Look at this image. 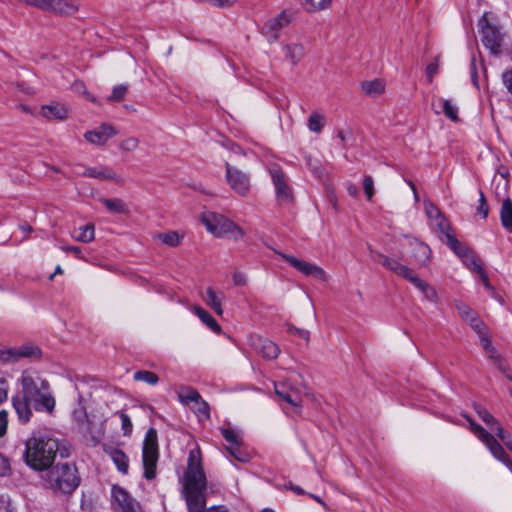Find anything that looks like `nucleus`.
<instances>
[{
	"label": "nucleus",
	"instance_id": "1",
	"mask_svg": "<svg viewBox=\"0 0 512 512\" xmlns=\"http://www.w3.org/2000/svg\"><path fill=\"white\" fill-rule=\"evenodd\" d=\"M207 479L197 449L189 452L187 470L183 476V496L188 512H230L225 506L206 508Z\"/></svg>",
	"mask_w": 512,
	"mask_h": 512
},
{
	"label": "nucleus",
	"instance_id": "2",
	"mask_svg": "<svg viewBox=\"0 0 512 512\" xmlns=\"http://www.w3.org/2000/svg\"><path fill=\"white\" fill-rule=\"evenodd\" d=\"M20 383L22 388L20 393L33 403L35 410L47 413L54 410L56 402L47 380L24 372Z\"/></svg>",
	"mask_w": 512,
	"mask_h": 512
},
{
	"label": "nucleus",
	"instance_id": "3",
	"mask_svg": "<svg viewBox=\"0 0 512 512\" xmlns=\"http://www.w3.org/2000/svg\"><path fill=\"white\" fill-rule=\"evenodd\" d=\"M58 448L56 439L48 436H34L26 443V462L35 470H45L53 463Z\"/></svg>",
	"mask_w": 512,
	"mask_h": 512
},
{
	"label": "nucleus",
	"instance_id": "4",
	"mask_svg": "<svg viewBox=\"0 0 512 512\" xmlns=\"http://www.w3.org/2000/svg\"><path fill=\"white\" fill-rule=\"evenodd\" d=\"M44 481L54 492L69 494L79 486L80 476L75 464L58 463L46 472Z\"/></svg>",
	"mask_w": 512,
	"mask_h": 512
},
{
	"label": "nucleus",
	"instance_id": "5",
	"mask_svg": "<svg viewBox=\"0 0 512 512\" xmlns=\"http://www.w3.org/2000/svg\"><path fill=\"white\" fill-rule=\"evenodd\" d=\"M159 459L158 434L153 427L146 431L142 445V465L144 477L152 480L156 477V467Z\"/></svg>",
	"mask_w": 512,
	"mask_h": 512
},
{
	"label": "nucleus",
	"instance_id": "6",
	"mask_svg": "<svg viewBox=\"0 0 512 512\" xmlns=\"http://www.w3.org/2000/svg\"><path fill=\"white\" fill-rule=\"evenodd\" d=\"M296 376L292 373L286 381L273 382V386L281 407L284 410L290 407L294 412H299L302 400L300 390L296 386Z\"/></svg>",
	"mask_w": 512,
	"mask_h": 512
},
{
	"label": "nucleus",
	"instance_id": "7",
	"mask_svg": "<svg viewBox=\"0 0 512 512\" xmlns=\"http://www.w3.org/2000/svg\"><path fill=\"white\" fill-rule=\"evenodd\" d=\"M478 27L482 35L483 45L492 53L499 54L502 47L504 34L500 27L489 18V13L485 12L478 20Z\"/></svg>",
	"mask_w": 512,
	"mask_h": 512
},
{
	"label": "nucleus",
	"instance_id": "8",
	"mask_svg": "<svg viewBox=\"0 0 512 512\" xmlns=\"http://www.w3.org/2000/svg\"><path fill=\"white\" fill-rule=\"evenodd\" d=\"M111 506L114 512H144L140 503L117 485L111 489Z\"/></svg>",
	"mask_w": 512,
	"mask_h": 512
},
{
	"label": "nucleus",
	"instance_id": "9",
	"mask_svg": "<svg viewBox=\"0 0 512 512\" xmlns=\"http://www.w3.org/2000/svg\"><path fill=\"white\" fill-rule=\"evenodd\" d=\"M293 18V12L290 10H283L278 15L268 19L262 28V35L268 42H276L279 38L281 30L288 26Z\"/></svg>",
	"mask_w": 512,
	"mask_h": 512
},
{
	"label": "nucleus",
	"instance_id": "10",
	"mask_svg": "<svg viewBox=\"0 0 512 512\" xmlns=\"http://www.w3.org/2000/svg\"><path fill=\"white\" fill-rule=\"evenodd\" d=\"M279 257L288 263L292 268L305 276H313L321 281H327L326 272L318 265L299 259L293 255L277 252Z\"/></svg>",
	"mask_w": 512,
	"mask_h": 512
},
{
	"label": "nucleus",
	"instance_id": "11",
	"mask_svg": "<svg viewBox=\"0 0 512 512\" xmlns=\"http://www.w3.org/2000/svg\"><path fill=\"white\" fill-rule=\"evenodd\" d=\"M268 173L275 187L277 200L281 203L290 202L293 198L292 191L281 167L277 164H273L268 167Z\"/></svg>",
	"mask_w": 512,
	"mask_h": 512
},
{
	"label": "nucleus",
	"instance_id": "12",
	"mask_svg": "<svg viewBox=\"0 0 512 512\" xmlns=\"http://www.w3.org/2000/svg\"><path fill=\"white\" fill-rule=\"evenodd\" d=\"M201 221L206 229L217 237H222L232 231L234 223L220 214L205 212L201 215Z\"/></svg>",
	"mask_w": 512,
	"mask_h": 512
},
{
	"label": "nucleus",
	"instance_id": "13",
	"mask_svg": "<svg viewBox=\"0 0 512 512\" xmlns=\"http://www.w3.org/2000/svg\"><path fill=\"white\" fill-rule=\"evenodd\" d=\"M448 246L457 254L465 266L473 272H479L482 269L475 254L464 247L455 236L448 237Z\"/></svg>",
	"mask_w": 512,
	"mask_h": 512
},
{
	"label": "nucleus",
	"instance_id": "14",
	"mask_svg": "<svg viewBox=\"0 0 512 512\" xmlns=\"http://www.w3.org/2000/svg\"><path fill=\"white\" fill-rule=\"evenodd\" d=\"M226 178L231 188L240 195H245L250 188L248 176L226 162Z\"/></svg>",
	"mask_w": 512,
	"mask_h": 512
},
{
	"label": "nucleus",
	"instance_id": "15",
	"mask_svg": "<svg viewBox=\"0 0 512 512\" xmlns=\"http://www.w3.org/2000/svg\"><path fill=\"white\" fill-rule=\"evenodd\" d=\"M379 258V262L386 269L394 272L398 276H401L409 282L416 274L406 265L400 263L397 259L389 258L381 253L376 254Z\"/></svg>",
	"mask_w": 512,
	"mask_h": 512
},
{
	"label": "nucleus",
	"instance_id": "16",
	"mask_svg": "<svg viewBox=\"0 0 512 512\" xmlns=\"http://www.w3.org/2000/svg\"><path fill=\"white\" fill-rule=\"evenodd\" d=\"M117 132L113 126L109 124H102L98 129L87 131L84 134L85 139L95 145H104L111 137L116 135Z\"/></svg>",
	"mask_w": 512,
	"mask_h": 512
},
{
	"label": "nucleus",
	"instance_id": "17",
	"mask_svg": "<svg viewBox=\"0 0 512 512\" xmlns=\"http://www.w3.org/2000/svg\"><path fill=\"white\" fill-rule=\"evenodd\" d=\"M30 5L37 6L42 9H51L61 14H71L76 10L72 4L63 3V0H24Z\"/></svg>",
	"mask_w": 512,
	"mask_h": 512
},
{
	"label": "nucleus",
	"instance_id": "18",
	"mask_svg": "<svg viewBox=\"0 0 512 512\" xmlns=\"http://www.w3.org/2000/svg\"><path fill=\"white\" fill-rule=\"evenodd\" d=\"M81 173L83 174V177H90L99 180H113L116 182L121 181V178L112 168L103 165L83 168V172Z\"/></svg>",
	"mask_w": 512,
	"mask_h": 512
},
{
	"label": "nucleus",
	"instance_id": "19",
	"mask_svg": "<svg viewBox=\"0 0 512 512\" xmlns=\"http://www.w3.org/2000/svg\"><path fill=\"white\" fill-rule=\"evenodd\" d=\"M284 58L291 65H297L305 56L306 50L302 43L291 42L282 47Z\"/></svg>",
	"mask_w": 512,
	"mask_h": 512
},
{
	"label": "nucleus",
	"instance_id": "20",
	"mask_svg": "<svg viewBox=\"0 0 512 512\" xmlns=\"http://www.w3.org/2000/svg\"><path fill=\"white\" fill-rule=\"evenodd\" d=\"M32 402L28 399H25L24 395L19 393L12 397V405L18 415V418L20 422L27 423L31 416H32V410L30 407V404Z\"/></svg>",
	"mask_w": 512,
	"mask_h": 512
},
{
	"label": "nucleus",
	"instance_id": "21",
	"mask_svg": "<svg viewBox=\"0 0 512 512\" xmlns=\"http://www.w3.org/2000/svg\"><path fill=\"white\" fill-rule=\"evenodd\" d=\"M410 283H412L413 286L423 294V297L427 301L435 304L439 302L438 293L435 288L426 281L422 280L417 274L413 276Z\"/></svg>",
	"mask_w": 512,
	"mask_h": 512
},
{
	"label": "nucleus",
	"instance_id": "22",
	"mask_svg": "<svg viewBox=\"0 0 512 512\" xmlns=\"http://www.w3.org/2000/svg\"><path fill=\"white\" fill-rule=\"evenodd\" d=\"M413 252L412 257L421 266H426L430 262L431 249L428 245L418 240L412 243Z\"/></svg>",
	"mask_w": 512,
	"mask_h": 512
},
{
	"label": "nucleus",
	"instance_id": "23",
	"mask_svg": "<svg viewBox=\"0 0 512 512\" xmlns=\"http://www.w3.org/2000/svg\"><path fill=\"white\" fill-rule=\"evenodd\" d=\"M41 114L47 119L64 120L67 117V108L63 104L52 103L42 106Z\"/></svg>",
	"mask_w": 512,
	"mask_h": 512
},
{
	"label": "nucleus",
	"instance_id": "24",
	"mask_svg": "<svg viewBox=\"0 0 512 512\" xmlns=\"http://www.w3.org/2000/svg\"><path fill=\"white\" fill-rule=\"evenodd\" d=\"M259 353L263 359L273 360L280 354V348L275 342L269 339H263L258 343V354Z\"/></svg>",
	"mask_w": 512,
	"mask_h": 512
},
{
	"label": "nucleus",
	"instance_id": "25",
	"mask_svg": "<svg viewBox=\"0 0 512 512\" xmlns=\"http://www.w3.org/2000/svg\"><path fill=\"white\" fill-rule=\"evenodd\" d=\"M224 295L222 292H217L211 287L206 290L205 302L209 305L218 315H222V300Z\"/></svg>",
	"mask_w": 512,
	"mask_h": 512
},
{
	"label": "nucleus",
	"instance_id": "26",
	"mask_svg": "<svg viewBox=\"0 0 512 512\" xmlns=\"http://www.w3.org/2000/svg\"><path fill=\"white\" fill-rule=\"evenodd\" d=\"M18 361L22 358L39 359L42 355L41 349L33 343H25L15 347Z\"/></svg>",
	"mask_w": 512,
	"mask_h": 512
},
{
	"label": "nucleus",
	"instance_id": "27",
	"mask_svg": "<svg viewBox=\"0 0 512 512\" xmlns=\"http://www.w3.org/2000/svg\"><path fill=\"white\" fill-rule=\"evenodd\" d=\"M482 442L486 445V447L489 449L490 453L498 460L500 461L502 458H504L507 454L504 451V448L502 445L498 442V440L492 435L488 434Z\"/></svg>",
	"mask_w": 512,
	"mask_h": 512
},
{
	"label": "nucleus",
	"instance_id": "28",
	"mask_svg": "<svg viewBox=\"0 0 512 512\" xmlns=\"http://www.w3.org/2000/svg\"><path fill=\"white\" fill-rule=\"evenodd\" d=\"M110 458L116 465L119 472L126 474L129 468L128 456L120 449H112L109 452Z\"/></svg>",
	"mask_w": 512,
	"mask_h": 512
},
{
	"label": "nucleus",
	"instance_id": "29",
	"mask_svg": "<svg viewBox=\"0 0 512 512\" xmlns=\"http://www.w3.org/2000/svg\"><path fill=\"white\" fill-rule=\"evenodd\" d=\"M220 432L231 447L241 446L243 444L242 432L240 430L227 426L221 427Z\"/></svg>",
	"mask_w": 512,
	"mask_h": 512
},
{
	"label": "nucleus",
	"instance_id": "30",
	"mask_svg": "<svg viewBox=\"0 0 512 512\" xmlns=\"http://www.w3.org/2000/svg\"><path fill=\"white\" fill-rule=\"evenodd\" d=\"M500 219L502 226L512 232V201L510 198H506L502 202Z\"/></svg>",
	"mask_w": 512,
	"mask_h": 512
},
{
	"label": "nucleus",
	"instance_id": "31",
	"mask_svg": "<svg viewBox=\"0 0 512 512\" xmlns=\"http://www.w3.org/2000/svg\"><path fill=\"white\" fill-rule=\"evenodd\" d=\"M361 87L364 93L371 97H376L382 94L385 90V84L381 79L364 81L362 82Z\"/></svg>",
	"mask_w": 512,
	"mask_h": 512
},
{
	"label": "nucleus",
	"instance_id": "32",
	"mask_svg": "<svg viewBox=\"0 0 512 512\" xmlns=\"http://www.w3.org/2000/svg\"><path fill=\"white\" fill-rule=\"evenodd\" d=\"M195 314L199 317V319L207 325L212 331L218 333L221 331L220 325L216 322V320L202 307L195 306L194 307Z\"/></svg>",
	"mask_w": 512,
	"mask_h": 512
},
{
	"label": "nucleus",
	"instance_id": "33",
	"mask_svg": "<svg viewBox=\"0 0 512 512\" xmlns=\"http://www.w3.org/2000/svg\"><path fill=\"white\" fill-rule=\"evenodd\" d=\"M72 237L79 242H91L95 237V227L93 224L84 225L80 227L78 232L73 234Z\"/></svg>",
	"mask_w": 512,
	"mask_h": 512
},
{
	"label": "nucleus",
	"instance_id": "34",
	"mask_svg": "<svg viewBox=\"0 0 512 512\" xmlns=\"http://www.w3.org/2000/svg\"><path fill=\"white\" fill-rule=\"evenodd\" d=\"M178 397L181 403L189 404L190 402L196 403L201 399V395L192 387L184 386L181 387L178 392Z\"/></svg>",
	"mask_w": 512,
	"mask_h": 512
},
{
	"label": "nucleus",
	"instance_id": "35",
	"mask_svg": "<svg viewBox=\"0 0 512 512\" xmlns=\"http://www.w3.org/2000/svg\"><path fill=\"white\" fill-rule=\"evenodd\" d=\"M475 411L479 418L493 431L497 426L500 425L498 420L490 414L486 408L481 405L475 406Z\"/></svg>",
	"mask_w": 512,
	"mask_h": 512
},
{
	"label": "nucleus",
	"instance_id": "36",
	"mask_svg": "<svg viewBox=\"0 0 512 512\" xmlns=\"http://www.w3.org/2000/svg\"><path fill=\"white\" fill-rule=\"evenodd\" d=\"M102 203L105 205V207L113 213H121L126 214L128 213V207L127 205L119 198H111V199H102Z\"/></svg>",
	"mask_w": 512,
	"mask_h": 512
},
{
	"label": "nucleus",
	"instance_id": "37",
	"mask_svg": "<svg viewBox=\"0 0 512 512\" xmlns=\"http://www.w3.org/2000/svg\"><path fill=\"white\" fill-rule=\"evenodd\" d=\"M332 0H305V10L309 13H315L329 9Z\"/></svg>",
	"mask_w": 512,
	"mask_h": 512
},
{
	"label": "nucleus",
	"instance_id": "38",
	"mask_svg": "<svg viewBox=\"0 0 512 512\" xmlns=\"http://www.w3.org/2000/svg\"><path fill=\"white\" fill-rule=\"evenodd\" d=\"M155 238L161 241L162 244L169 247H175L179 245L181 240V237L175 231L157 234Z\"/></svg>",
	"mask_w": 512,
	"mask_h": 512
},
{
	"label": "nucleus",
	"instance_id": "39",
	"mask_svg": "<svg viewBox=\"0 0 512 512\" xmlns=\"http://www.w3.org/2000/svg\"><path fill=\"white\" fill-rule=\"evenodd\" d=\"M325 117L319 113H312L308 119V129L311 132L319 134L324 126Z\"/></svg>",
	"mask_w": 512,
	"mask_h": 512
},
{
	"label": "nucleus",
	"instance_id": "40",
	"mask_svg": "<svg viewBox=\"0 0 512 512\" xmlns=\"http://www.w3.org/2000/svg\"><path fill=\"white\" fill-rule=\"evenodd\" d=\"M134 380L143 381L149 385H156L159 381L157 374L147 370H139L134 373Z\"/></svg>",
	"mask_w": 512,
	"mask_h": 512
},
{
	"label": "nucleus",
	"instance_id": "41",
	"mask_svg": "<svg viewBox=\"0 0 512 512\" xmlns=\"http://www.w3.org/2000/svg\"><path fill=\"white\" fill-rule=\"evenodd\" d=\"M433 223L437 230L446 238V244L448 245V237L454 236L450 233V224L444 215H440L439 218L433 220Z\"/></svg>",
	"mask_w": 512,
	"mask_h": 512
},
{
	"label": "nucleus",
	"instance_id": "42",
	"mask_svg": "<svg viewBox=\"0 0 512 512\" xmlns=\"http://www.w3.org/2000/svg\"><path fill=\"white\" fill-rule=\"evenodd\" d=\"M455 307L461 318L464 319L466 322H469L473 316L477 315L475 311H473L467 304L461 301H456Z\"/></svg>",
	"mask_w": 512,
	"mask_h": 512
},
{
	"label": "nucleus",
	"instance_id": "43",
	"mask_svg": "<svg viewBox=\"0 0 512 512\" xmlns=\"http://www.w3.org/2000/svg\"><path fill=\"white\" fill-rule=\"evenodd\" d=\"M468 323L478 336H482L487 333V327L478 315L473 316Z\"/></svg>",
	"mask_w": 512,
	"mask_h": 512
},
{
	"label": "nucleus",
	"instance_id": "44",
	"mask_svg": "<svg viewBox=\"0 0 512 512\" xmlns=\"http://www.w3.org/2000/svg\"><path fill=\"white\" fill-rule=\"evenodd\" d=\"M443 113L452 121L458 120V108L449 100L443 101Z\"/></svg>",
	"mask_w": 512,
	"mask_h": 512
},
{
	"label": "nucleus",
	"instance_id": "45",
	"mask_svg": "<svg viewBox=\"0 0 512 512\" xmlns=\"http://www.w3.org/2000/svg\"><path fill=\"white\" fill-rule=\"evenodd\" d=\"M127 85L120 84L113 88L111 95L107 98L108 101H121L127 92Z\"/></svg>",
	"mask_w": 512,
	"mask_h": 512
},
{
	"label": "nucleus",
	"instance_id": "46",
	"mask_svg": "<svg viewBox=\"0 0 512 512\" xmlns=\"http://www.w3.org/2000/svg\"><path fill=\"white\" fill-rule=\"evenodd\" d=\"M424 209H425V213H426L427 217L431 221L439 218V216L442 215V212L440 211V209L435 204H433L431 201H425Z\"/></svg>",
	"mask_w": 512,
	"mask_h": 512
},
{
	"label": "nucleus",
	"instance_id": "47",
	"mask_svg": "<svg viewBox=\"0 0 512 512\" xmlns=\"http://www.w3.org/2000/svg\"><path fill=\"white\" fill-rule=\"evenodd\" d=\"M493 431L496 432L499 439L504 443V445L512 451V438L509 432L505 431L501 425L497 426Z\"/></svg>",
	"mask_w": 512,
	"mask_h": 512
},
{
	"label": "nucleus",
	"instance_id": "48",
	"mask_svg": "<svg viewBox=\"0 0 512 512\" xmlns=\"http://www.w3.org/2000/svg\"><path fill=\"white\" fill-rule=\"evenodd\" d=\"M139 146V140L136 137H128L121 141L119 147L122 151L132 152Z\"/></svg>",
	"mask_w": 512,
	"mask_h": 512
},
{
	"label": "nucleus",
	"instance_id": "49",
	"mask_svg": "<svg viewBox=\"0 0 512 512\" xmlns=\"http://www.w3.org/2000/svg\"><path fill=\"white\" fill-rule=\"evenodd\" d=\"M119 418L121 420V429L123 431V435L130 436L133 430V424L130 417L126 413L121 412L119 414Z\"/></svg>",
	"mask_w": 512,
	"mask_h": 512
},
{
	"label": "nucleus",
	"instance_id": "50",
	"mask_svg": "<svg viewBox=\"0 0 512 512\" xmlns=\"http://www.w3.org/2000/svg\"><path fill=\"white\" fill-rule=\"evenodd\" d=\"M196 413L199 418L209 419L210 417V407L209 404L204 401L202 398L199 399L196 403Z\"/></svg>",
	"mask_w": 512,
	"mask_h": 512
},
{
	"label": "nucleus",
	"instance_id": "51",
	"mask_svg": "<svg viewBox=\"0 0 512 512\" xmlns=\"http://www.w3.org/2000/svg\"><path fill=\"white\" fill-rule=\"evenodd\" d=\"M467 420L470 424L471 431L477 436L479 440L482 441L489 434L488 431H486L482 426L477 424L474 420L470 418H467Z\"/></svg>",
	"mask_w": 512,
	"mask_h": 512
},
{
	"label": "nucleus",
	"instance_id": "52",
	"mask_svg": "<svg viewBox=\"0 0 512 512\" xmlns=\"http://www.w3.org/2000/svg\"><path fill=\"white\" fill-rule=\"evenodd\" d=\"M227 451L234 459L239 462L248 461V455L241 450L240 446L227 447Z\"/></svg>",
	"mask_w": 512,
	"mask_h": 512
},
{
	"label": "nucleus",
	"instance_id": "53",
	"mask_svg": "<svg viewBox=\"0 0 512 512\" xmlns=\"http://www.w3.org/2000/svg\"><path fill=\"white\" fill-rule=\"evenodd\" d=\"M227 451L234 459L239 462L248 461V455L241 450L240 446L227 447Z\"/></svg>",
	"mask_w": 512,
	"mask_h": 512
},
{
	"label": "nucleus",
	"instance_id": "54",
	"mask_svg": "<svg viewBox=\"0 0 512 512\" xmlns=\"http://www.w3.org/2000/svg\"><path fill=\"white\" fill-rule=\"evenodd\" d=\"M0 360L5 362H16L18 361L17 353L15 348H9L6 350H0Z\"/></svg>",
	"mask_w": 512,
	"mask_h": 512
},
{
	"label": "nucleus",
	"instance_id": "55",
	"mask_svg": "<svg viewBox=\"0 0 512 512\" xmlns=\"http://www.w3.org/2000/svg\"><path fill=\"white\" fill-rule=\"evenodd\" d=\"M363 188L368 200H371L374 194V183L371 176H365L363 181Z\"/></svg>",
	"mask_w": 512,
	"mask_h": 512
},
{
	"label": "nucleus",
	"instance_id": "56",
	"mask_svg": "<svg viewBox=\"0 0 512 512\" xmlns=\"http://www.w3.org/2000/svg\"><path fill=\"white\" fill-rule=\"evenodd\" d=\"M477 212L482 215V218H486L489 213V208L486 202V198L482 191L479 193V206L477 208Z\"/></svg>",
	"mask_w": 512,
	"mask_h": 512
},
{
	"label": "nucleus",
	"instance_id": "57",
	"mask_svg": "<svg viewBox=\"0 0 512 512\" xmlns=\"http://www.w3.org/2000/svg\"><path fill=\"white\" fill-rule=\"evenodd\" d=\"M288 332L304 339L307 342L309 341L310 333L305 329L297 328L293 325H288Z\"/></svg>",
	"mask_w": 512,
	"mask_h": 512
},
{
	"label": "nucleus",
	"instance_id": "58",
	"mask_svg": "<svg viewBox=\"0 0 512 512\" xmlns=\"http://www.w3.org/2000/svg\"><path fill=\"white\" fill-rule=\"evenodd\" d=\"M8 398V381L0 375V404L5 402Z\"/></svg>",
	"mask_w": 512,
	"mask_h": 512
},
{
	"label": "nucleus",
	"instance_id": "59",
	"mask_svg": "<svg viewBox=\"0 0 512 512\" xmlns=\"http://www.w3.org/2000/svg\"><path fill=\"white\" fill-rule=\"evenodd\" d=\"M502 82L508 92L512 95V68L502 73Z\"/></svg>",
	"mask_w": 512,
	"mask_h": 512
},
{
	"label": "nucleus",
	"instance_id": "60",
	"mask_svg": "<svg viewBox=\"0 0 512 512\" xmlns=\"http://www.w3.org/2000/svg\"><path fill=\"white\" fill-rule=\"evenodd\" d=\"M8 426V413L5 410L0 411V437L4 436L7 432Z\"/></svg>",
	"mask_w": 512,
	"mask_h": 512
},
{
	"label": "nucleus",
	"instance_id": "61",
	"mask_svg": "<svg viewBox=\"0 0 512 512\" xmlns=\"http://www.w3.org/2000/svg\"><path fill=\"white\" fill-rule=\"evenodd\" d=\"M232 277L233 283L236 286H244L247 283L246 275L241 271H235Z\"/></svg>",
	"mask_w": 512,
	"mask_h": 512
},
{
	"label": "nucleus",
	"instance_id": "62",
	"mask_svg": "<svg viewBox=\"0 0 512 512\" xmlns=\"http://www.w3.org/2000/svg\"><path fill=\"white\" fill-rule=\"evenodd\" d=\"M10 471L8 459L0 454V476H5Z\"/></svg>",
	"mask_w": 512,
	"mask_h": 512
},
{
	"label": "nucleus",
	"instance_id": "63",
	"mask_svg": "<svg viewBox=\"0 0 512 512\" xmlns=\"http://www.w3.org/2000/svg\"><path fill=\"white\" fill-rule=\"evenodd\" d=\"M437 71H438L437 60L435 62H432V63L427 65V67H426V75H427V78H428L429 81H432V78L437 73Z\"/></svg>",
	"mask_w": 512,
	"mask_h": 512
},
{
	"label": "nucleus",
	"instance_id": "64",
	"mask_svg": "<svg viewBox=\"0 0 512 512\" xmlns=\"http://www.w3.org/2000/svg\"><path fill=\"white\" fill-rule=\"evenodd\" d=\"M493 363L502 374H506L509 371V366L502 357L497 358Z\"/></svg>",
	"mask_w": 512,
	"mask_h": 512
}]
</instances>
